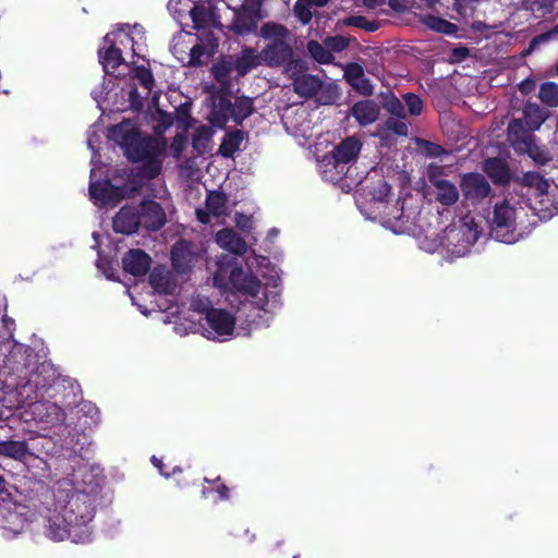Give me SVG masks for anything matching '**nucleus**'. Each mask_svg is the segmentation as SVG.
<instances>
[{"label":"nucleus","mask_w":558,"mask_h":558,"mask_svg":"<svg viewBox=\"0 0 558 558\" xmlns=\"http://www.w3.org/2000/svg\"><path fill=\"white\" fill-rule=\"evenodd\" d=\"M207 268L216 288L239 296L244 306L257 312L252 324H267L280 304L279 270L268 257L256 254L252 246H228L207 262Z\"/></svg>","instance_id":"1"},{"label":"nucleus","mask_w":558,"mask_h":558,"mask_svg":"<svg viewBox=\"0 0 558 558\" xmlns=\"http://www.w3.org/2000/svg\"><path fill=\"white\" fill-rule=\"evenodd\" d=\"M49 509L45 535L51 541L71 539L73 543L90 541V523L96 512V497L71 483L59 482Z\"/></svg>","instance_id":"2"},{"label":"nucleus","mask_w":558,"mask_h":558,"mask_svg":"<svg viewBox=\"0 0 558 558\" xmlns=\"http://www.w3.org/2000/svg\"><path fill=\"white\" fill-rule=\"evenodd\" d=\"M107 136L120 146L129 161L143 162L140 170L146 179H156L161 173L162 161L159 157L167 147L165 138L144 134L130 119L111 125Z\"/></svg>","instance_id":"3"},{"label":"nucleus","mask_w":558,"mask_h":558,"mask_svg":"<svg viewBox=\"0 0 558 558\" xmlns=\"http://www.w3.org/2000/svg\"><path fill=\"white\" fill-rule=\"evenodd\" d=\"M193 310L187 315L178 316V320L170 318L171 314L163 316L165 324H173V330L180 336L190 332H201L210 340L225 341L233 335L235 327L234 317L223 310L208 308L207 303L195 301L191 305Z\"/></svg>","instance_id":"4"},{"label":"nucleus","mask_w":558,"mask_h":558,"mask_svg":"<svg viewBox=\"0 0 558 558\" xmlns=\"http://www.w3.org/2000/svg\"><path fill=\"white\" fill-rule=\"evenodd\" d=\"M362 143L355 136H348L335 146L329 156H325L324 173L330 181L341 180L348 172V165L354 162L361 151Z\"/></svg>","instance_id":"5"},{"label":"nucleus","mask_w":558,"mask_h":558,"mask_svg":"<svg viewBox=\"0 0 558 558\" xmlns=\"http://www.w3.org/2000/svg\"><path fill=\"white\" fill-rule=\"evenodd\" d=\"M517 209L507 199L495 204L489 235L501 244H514L521 233L515 234Z\"/></svg>","instance_id":"6"},{"label":"nucleus","mask_w":558,"mask_h":558,"mask_svg":"<svg viewBox=\"0 0 558 558\" xmlns=\"http://www.w3.org/2000/svg\"><path fill=\"white\" fill-rule=\"evenodd\" d=\"M449 167L430 162L426 168V178L430 184L435 202L441 206L451 207L459 201V189L457 185L449 181Z\"/></svg>","instance_id":"7"},{"label":"nucleus","mask_w":558,"mask_h":558,"mask_svg":"<svg viewBox=\"0 0 558 558\" xmlns=\"http://www.w3.org/2000/svg\"><path fill=\"white\" fill-rule=\"evenodd\" d=\"M89 194L97 206L116 205L122 199L138 192L140 185L132 182L121 186L114 185L109 179L89 183Z\"/></svg>","instance_id":"8"},{"label":"nucleus","mask_w":558,"mask_h":558,"mask_svg":"<svg viewBox=\"0 0 558 558\" xmlns=\"http://www.w3.org/2000/svg\"><path fill=\"white\" fill-rule=\"evenodd\" d=\"M28 526L24 506L0 505V538L11 541Z\"/></svg>","instance_id":"9"},{"label":"nucleus","mask_w":558,"mask_h":558,"mask_svg":"<svg viewBox=\"0 0 558 558\" xmlns=\"http://www.w3.org/2000/svg\"><path fill=\"white\" fill-rule=\"evenodd\" d=\"M25 421L33 420L46 426L60 425L65 420V413L57 403L50 401L33 402L24 411Z\"/></svg>","instance_id":"10"},{"label":"nucleus","mask_w":558,"mask_h":558,"mask_svg":"<svg viewBox=\"0 0 558 558\" xmlns=\"http://www.w3.org/2000/svg\"><path fill=\"white\" fill-rule=\"evenodd\" d=\"M460 190L464 199L472 205L483 203L492 193L489 182L478 172L463 173L460 179Z\"/></svg>","instance_id":"11"},{"label":"nucleus","mask_w":558,"mask_h":558,"mask_svg":"<svg viewBox=\"0 0 558 558\" xmlns=\"http://www.w3.org/2000/svg\"><path fill=\"white\" fill-rule=\"evenodd\" d=\"M232 102L228 90L220 89L211 96V106L207 120L217 129H225L232 119Z\"/></svg>","instance_id":"12"},{"label":"nucleus","mask_w":558,"mask_h":558,"mask_svg":"<svg viewBox=\"0 0 558 558\" xmlns=\"http://www.w3.org/2000/svg\"><path fill=\"white\" fill-rule=\"evenodd\" d=\"M137 215L141 217V226L147 231H158L167 222L163 207L153 199L142 201L137 208Z\"/></svg>","instance_id":"13"},{"label":"nucleus","mask_w":558,"mask_h":558,"mask_svg":"<svg viewBox=\"0 0 558 558\" xmlns=\"http://www.w3.org/2000/svg\"><path fill=\"white\" fill-rule=\"evenodd\" d=\"M228 197L223 192L210 191L205 201V208L196 209V217L199 222L207 225L213 217H222L227 215Z\"/></svg>","instance_id":"14"},{"label":"nucleus","mask_w":558,"mask_h":558,"mask_svg":"<svg viewBox=\"0 0 558 558\" xmlns=\"http://www.w3.org/2000/svg\"><path fill=\"white\" fill-rule=\"evenodd\" d=\"M482 168L497 186H508L511 181L519 180V178L513 177L508 161L500 157H489L485 159Z\"/></svg>","instance_id":"15"},{"label":"nucleus","mask_w":558,"mask_h":558,"mask_svg":"<svg viewBox=\"0 0 558 558\" xmlns=\"http://www.w3.org/2000/svg\"><path fill=\"white\" fill-rule=\"evenodd\" d=\"M259 57L266 65L278 68L293 57V49L288 41L268 43L259 52Z\"/></svg>","instance_id":"16"},{"label":"nucleus","mask_w":558,"mask_h":558,"mask_svg":"<svg viewBox=\"0 0 558 558\" xmlns=\"http://www.w3.org/2000/svg\"><path fill=\"white\" fill-rule=\"evenodd\" d=\"M258 10L251 5L243 4L234 11V16L230 29L239 36H245L254 33L257 28Z\"/></svg>","instance_id":"17"},{"label":"nucleus","mask_w":558,"mask_h":558,"mask_svg":"<svg viewBox=\"0 0 558 558\" xmlns=\"http://www.w3.org/2000/svg\"><path fill=\"white\" fill-rule=\"evenodd\" d=\"M140 226L141 217L137 215V208L129 205L121 207L112 219L114 232L124 235H131L137 232Z\"/></svg>","instance_id":"18"},{"label":"nucleus","mask_w":558,"mask_h":558,"mask_svg":"<svg viewBox=\"0 0 558 558\" xmlns=\"http://www.w3.org/2000/svg\"><path fill=\"white\" fill-rule=\"evenodd\" d=\"M533 132L523 125L521 119H512L507 128V140L510 146L519 154L520 150H527L529 143L535 140Z\"/></svg>","instance_id":"19"},{"label":"nucleus","mask_w":558,"mask_h":558,"mask_svg":"<svg viewBox=\"0 0 558 558\" xmlns=\"http://www.w3.org/2000/svg\"><path fill=\"white\" fill-rule=\"evenodd\" d=\"M150 264V256L141 248L130 250L122 259L124 270L133 276L145 275Z\"/></svg>","instance_id":"20"},{"label":"nucleus","mask_w":558,"mask_h":558,"mask_svg":"<svg viewBox=\"0 0 558 558\" xmlns=\"http://www.w3.org/2000/svg\"><path fill=\"white\" fill-rule=\"evenodd\" d=\"M350 112L360 125L366 126L378 119L380 108L375 100L365 99L356 101L351 107Z\"/></svg>","instance_id":"21"},{"label":"nucleus","mask_w":558,"mask_h":558,"mask_svg":"<svg viewBox=\"0 0 558 558\" xmlns=\"http://www.w3.org/2000/svg\"><path fill=\"white\" fill-rule=\"evenodd\" d=\"M293 92L302 98L308 99L316 96L323 87V81L313 74H304L300 77H294Z\"/></svg>","instance_id":"22"},{"label":"nucleus","mask_w":558,"mask_h":558,"mask_svg":"<svg viewBox=\"0 0 558 558\" xmlns=\"http://www.w3.org/2000/svg\"><path fill=\"white\" fill-rule=\"evenodd\" d=\"M107 250L98 251L96 266L102 275L109 280H116L118 267V253L114 246H106Z\"/></svg>","instance_id":"23"},{"label":"nucleus","mask_w":558,"mask_h":558,"mask_svg":"<svg viewBox=\"0 0 558 558\" xmlns=\"http://www.w3.org/2000/svg\"><path fill=\"white\" fill-rule=\"evenodd\" d=\"M193 247L194 246H173L171 257L173 267L178 272H185L197 262L198 255L192 250Z\"/></svg>","instance_id":"24"},{"label":"nucleus","mask_w":558,"mask_h":558,"mask_svg":"<svg viewBox=\"0 0 558 558\" xmlns=\"http://www.w3.org/2000/svg\"><path fill=\"white\" fill-rule=\"evenodd\" d=\"M153 289L160 294H169L175 290V282L170 274L162 266L155 267L149 276Z\"/></svg>","instance_id":"25"},{"label":"nucleus","mask_w":558,"mask_h":558,"mask_svg":"<svg viewBox=\"0 0 558 558\" xmlns=\"http://www.w3.org/2000/svg\"><path fill=\"white\" fill-rule=\"evenodd\" d=\"M523 119L522 122L530 129V131H536L545 122L548 117L546 109L542 108L537 104L526 102L522 110Z\"/></svg>","instance_id":"26"},{"label":"nucleus","mask_w":558,"mask_h":558,"mask_svg":"<svg viewBox=\"0 0 558 558\" xmlns=\"http://www.w3.org/2000/svg\"><path fill=\"white\" fill-rule=\"evenodd\" d=\"M244 138L245 132L240 129L228 132L221 141L218 153L225 158L232 157L240 149Z\"/></svg>","instance_id":"27"},{"label":"nucleus","mask_w":558,"mask_h":558,"mask_svg":"<svg viewBox=\"0 0 558 558\" xmlns=\"http://www.w3.org/2000/svg\"><path fill=\"white\" fill-rule=\"evenodd\" d=\"M232 110L233 122L241 125L245 119L254 113V99L247 96H239L232 104Z\"/></svg>","instance_id":"28"},{"label":"nucleus","mask_w":558,"mask_h":558,"mask_svg":"<svg viewBox=\"0 0 558 558\" xmlns=\"http://www.w3.org/2000/svg\"><path fill=\"white\" fill-rule=\"evenodd\" d=\"M289 35V29L277 22H266L259 29V36L269 43L287 41Z\"/></svg>","instance_id":"29"},{"label":"nucleus","mask_w":558,"mask_h":558,"mask_svg":"<svg viewBox=\"0 0 558 558\" xmlns=\"http://www.w3.org/2000/svg\"><path fill=\"white\" fill-rule=\"evenodd\" d=\"M426 253L437 255L439 263L447 262L453 263L459 257H464L469 254L466 246H426Z\"/></svg>","instance_id":"30"},{"label":"nucleus","mask_w":558,"mask_h":558,"mask_svg":"<svg viewBox=\"0 0 558 558\" xmlns=\"http://www.w3.org/2000/svg\"><path fill=\"white\" fill-rule=\"evenodd\" d=\"M260 61L259 54H256L253 48H244L234 62V69L239 75L244 76L252 69L258 66Z\"/></svg>","instance_id":"31"},{"label":"nucleus","mask_w":558,"mask_h":558,"mask_svg":"<svg viewBox=\"0 0 558 558\" xmlns=\"http://www.w3.org/2000/svg\"><path fill=\"white\" fill-rule=\"evenodd\" d=\"M518 181L524 186L533 187L537 197L548 196L549 183L541 173L527 171Z\"/></svg>","instance_id":"32"},{"label":"nucleus","mask_w":558,"mask_h":558,"mask_svg":"<svg viewBox=\"0 0 558 558\" xmlns=\"http://www.w3.org/2000/svg\"><path fill=\"white\" fill-rule=\"evenodd\" d=\"M214 135V131L208 125H201L196 128L192 135V146L197 155H204L207 150L208 144Z\"/></svg>","instance_id":"33"},{"label":"nucleus","mask_w":558,"mask_h":558,"mask_svg":"<svg viewBox=\"0 0 558 558\" xmlns=\"http://www.w3.org/2000/svg\"><path fill=\"white\" fill-rule=\"evenodd\" d=\"M424 24L429 29L445 35H454L458 32L456 24L435 15H427L424 19Z\"/></svg>","instance_id":"34"},{"label":"nucleus","mask_w":558,"mask_h":558,"mask_svg":"<svg viewBox=\"0 0 558 558\" xmlns=\"http://www.w3.org/2000/svg\"><path fill=\"white\" fill-rule=\"evenodd\" d=\"M538 98L547 107H558V84L554 82H544L538 89Z\"/></svg>","instance_id":"35"},{"label":"nucleus","mask_w":558,"mask_h":558,"mask_svg":"<svg viewBox=\"0 0 558 558\" xmlns=\"http://www.w3.org/2000/svg\"><path fill=\"white\" fill-rule=\"evenodd\" d=\"M307 51L311 57L320 64H330L335 59L332 52L317 40H310L307 43Z\"/></svg>","instance_id":"36"},{"label":"nucleus","mask_w":558,"mask_h":558,"mask_svg":"<svg viewBox=\"0 0 558 558\" xmlns=\"http://www.w3.org/2000/svg\"><path fill=\"white\" fill-rule=\"evenodd\" d=\"M27 453L25 442L22 441H1L0 456H5L16 460L23 459Z\"/></svg>","instance_id":"37"},{"label":"nucleus","mask_w":558,"mask_h":558,"mask_svg":"<svg viewBox=\"0 0 558 558\" xmlns=\"http://www.w3.org/2000/svg\"><path fill=\"white\" fill-rule=\"evenodd\" d=\"M519 154L529 155V157L532 158L537 165H542V166L546 165L547 162H549L553 159L549 151L545 147L538 146L535 143V140H533L531 143H529L527 150H520Z\"/></svg>","instance_id":"38"},{"label":"nucleus","mask_w":558,"mask_h":558,"mask_svg":"<svg viewBox=\"0 0 558 558\" xmlns=\"http://www.w3.org/2000/svg\"><path fill=\"white\" fill-rule=\"evenodd\" d=\"M101 59V63L104 64V68H111L112 70L118 69L122 62L123 57L121 49L118 48L114 44H111L105 51L104 54L99 56Z\"/></svg>","instance_id":"39"},{"label":"nucleus","mask_w":558,"mask_h":558,"mask_svg":"<svg viewBox=\"0 0 558 558\" xmlns=\"http://www.w3.org/2000/svg\"><path fill=\"white\" fill-rule=\"evenodd\" d=\"M343 24L345 26H353L361 29H364L366 32L373 33L376 32L380 24L377 20H367L363 15H351L347 19H344Z\"/></svg>","instance_id":"40"},{"label":"nucleus","mask_w":558,"mask_h":558,"mask_svg":"<svg viewBox=\"0 0 558 558\" xmlns=\"http://www.w3.org/2000/svg\"><path fill=\"white\" fill-rule=\"evenodd\" d=\"M284 72L294 82V77H300L301 75L306 74L308 70L307 62L303 59H293V57L288 60L284 64Z\"/></svg>","instance_id":"41"},{"label":"nucleus","mask_w":558,"mask_h":558,"mask_svg":"<svg viewBox=\"0 0 558 558\" xmlns=\"http://www.w3.org/2000/svg\"><path fill=\"white\" fill-rule=\"evenodd\" d=\"M293 14L303 25H307L313 17L312 5L307 0H296L293 5Z\"/></svg>","instance_id":"42"},{"label":"nucleus","mask_w":558,"mask_h":558,"mask_svg":"<svg viewBox=\"0 0 558 558\" xmlns=\"http://www.w3.org/2000/svg\"><path fill=\"white\" fill-rule=\"evenodd\" d=\"M217 244H246L244 239L232 228H223L216 233Z\"/></svg>","instance_id":"43"},{"label":"nucleus","mask_w":558,"mask_h":558,"mask_svg":"<svg viewBox=\"0 0 558 558\" xmlns=\"http://www.w3.org/2000/svg\"><path fill=\"white\" fill-rule=\"evenodd\" d=\"M381 105H383V108L386 111H388L390 114H392L397 118L404 117V106L393 94L386 95L384 97Z\"/></svg>","instance_id":"44"},{"label":"nucleus","mask_w":558,"mask_h":558,"mask_svg":"<svg viewBox=\"0 0 558 558\" xmlns=\"http://www.w3.org/2000/svg\"><path fill=\"white\" fill-rule=\"evenodd\" d=\"M134 73L141 85L149 93L155 85L151 71L144 65H137L134 70Z\"/></svg>","instance_id":"45"},{"label":"nucleus","mask_w":558,"mask_h":558,"mask_svg":"<svg viewBox=\"0 0 558 558\" xmlns=\"http://www.w3.org/2000/svg\"><path fill=\"white\" fill-rule=\"evenodd\" d=\"M325 45L329 49V51L333 52H341L345 50L349 45L350 40L341 35L330 36L325 39Z\"/></svg>","instance_id":"46"},{"label":"nucleus","mask_w":558,"mask_h":558,"mask_svg":"<svg viewBox=\"0 0 558 558\" xmlns=\"http://www.w3.org/2000/svg\"><path fill=\"white\" fill-rule=\"evenodd\" d=\"M405 106L408 108V111L411 116H418L422 112L423 109V101L422 99L412 93H408L403 96Z\"/></svg>","instance_id":"47"},{"label":"nucleus","mask_w":558,"mask_h":558,"mask_svg":"<svg viewBox=\"0 0 558 558\" xmlns=\"http://www.w3.org/2000/svg\"><path fill=\"white\" fill-rule=\"evenodd\" d=\"M363 66L359 63L348 64L344 71V77L347 82L352 86V83L360 81L364 76Z\"/></svg>","instance_id":"48"},{"label":"nucleus","mask_w":558,"mask_h":558,"mask_svg":"<svg viewBox=\"0 0 558 558\" xmlns=\"http://www.w3.org/2000/svg\"><path fill=\"white\" fill-rule=\"evenodd\" d=\"M420 145L423 148L424 154L427 157L437 158V157H440V156L447 154L446 149L442 146H440L439 144L426 141V140H422L420 142Z\"/></svg>","instance_id":"49"},{"label":"nucleus","mask_w":558,"mask_h":558,"mask_svg":"<svg viewBox=\"0 0 558 558\" xmlns=\"http://www.w3.org/2000/svg\"><path fill=\"white\" fill-rule=\"evenodd\" d=\"M186 143H187L186 136L183 134H177L173 137L171 145H170V149H171L172 156L174 158H177V159L181 158L183 151L185 150Z\"/></svg>","instance_id":"50"},{"label":"nucleus","mask_w":558,"mask_h":558,"mask_svg":"<svg viewBox=\"0 0 558 558\" xmlns=\"http://www.w3.org/2000/svg\"><path fill=\"white\" fill-rule=\"evenodd\" d=\"M190 15L194 24V28L201 29L205 26L207 21V13L204 8L194 7L190 11Z\"/></svg>","instance_id":"51"},{"label":"nucleus","mask_w":558,"mask_h":558,"mask_svg":"<svg viewBox=\"0 0 558 558\" xmlns=\"http://www.w3.org/2000/svg\"><path fill=\"white\" fill-rule=\"evenodd\" d=\"M205 54V48L203 45L197 44L191 48L190 51V60L189 65L191 66H199L203 65L205 62L202 60L203 56Z\"/></svg>","instance_id":"52"},{"label":"nucleus","mask_w":558,"mask_h":558,"mask_svg":"<svg viewBox=\"0 0 558 558\" xmlns=\"http://www.w3.org/2000/svg\"><path fill=\"white\" fill-rule=\"evenodd\" d=\"M548 35L546 33H542L535 37H533L529 44V47L522 52V56H529L532 52H534L536 49H538L542 45H545L549 43Z\"/></svg>","instance_id":"53"},{"label":"nucleus","mask_w":558,"mask_h":558,"mask_svg":"<svg viewBox=\"0 0 558 558\" xmlns=\"http://www.w3.org/2000/svg\"><path fill=\"white\" fill-rule=\"evenodd\" d=\"M548 35L546 33H542L535 37H533L529 44V47L522 52V56H529L532 52H534L536 49H538L542 45H545L549 43Z\"/></svg>","instance_id":"54"},{"label":"nucleus","mask_w":558,"mask_h":558,"mask_svg":"<svg viewBox=\"0 0 558 558\" xmlns=\"http://www.w3.org/2000/svg\"><path fill=\"white\" fill-rule=\"evenodd\" d=\"M191 119H192V117H191L190 104L185 102V104L180 105L177 108L178 123L182 124L186 129L190 125Z\"/></svg>","instance_id":"55"},{"label":"nucleus","mask_w":558,"mask_h":558,"mask_svg":"<svg viewBox=\"0 0 558 558\" xmlns=\"http://www.w3.org/2000/svg\"><path fill=\"white\" fill-rule=\"evenodd\" d=\"M352 87L363 96H371L374 92L371 81L365 75L360 81L352 83Z\"/></svg>","instance_id":"56"},{"label":"nucleus","mask_w":558,"mask_h":558,"mask_svg":"<svg viewBox=\"0 0 558 558\" xmlns=\"http://www.w3.org/2000/svg\"><path fill=\"white\" fill-rule=\"evenodd\" d=\"M231 72V68L228 63H218L213 66V74L216 81H226Z\"/></svg>","instance_id":"57"},{"label":"nucleus","mask_w":558,"mask_h":558,"mask_svg":"<svg viewBox=\"0 0 558 558\" xmlns=\"http://www.w3.org/2000/svg\"><path fill=\"white\" fill-rule=\"evenodd\" d=\"M234 220H235L236 228L243 232H248L253 228L252 218L242 213H236Z\"/></svg>","instance_id":"58"},{"label":"nucleus","mask_w":558,"mask_h":558,"mask_svg":"<svg viewBox=\"0 0 558 558\" xmlns=\"http://www.w3.org/2000/svg\"><path fill=\"white\" fill-rule=\"evenodd\" d=\"M129 100L131 104V107L135 110H140L143 106L142 97L137 90L136 86H133L129 92Z\"/></svg>","instance_id":"59"},{"label":"nucleus","mask_w":558,"mask_h":558,"mask_svg":"<svg viewBox=\"0 0 558 558\" xmlns=\"http://www.w3.org/2000/svg\"><path fill=\"white\" fill-rule=\"evenodd\" d=\"M388 128L398 135L405 136L408 134V125L403 121H388Z\"/></svg>","instance_id":"60"},{"label":"nucleus","mask_w":558,"mask_h":558,"mask_svg":"<svg viewBox=\"0 0 558 558\" xmlns=\"http://www.w3.org/2000/svg\"><path fill=\"white\" fill-rule=\"evenodd\" d=\"M470 50L468 47H456L451 51V57L454 59V61L460 62L464 60L466 57H469Z\"/></svg>","instance_id":"61"},{"label":"nucleus","mask_w":558,"mask_h":558,"mask_svg":"<svg viewBox=\"0 0 558 558\" xmlns=\"http://www.w3.org/2000/svg\"><path fill=\"white\" fill-rule=\"evenodd\" d=\"M534 87H535V83L532 80H524L519 85L520 92L525 95L532 93Z\"/></svg>","instance_id":"62"},{"label":"nucleus","mask_w":558,"mask_h":558,"mask_svg":"<svg viewBox=\"0 0 558 558\" xmlns=\"http://www.w3.org/2000/svg\"><path fill=\"white\" fill-rule=\"evenodd\" d=\"M217 494L219 495V499L226 500L229 498V488L225 485H221L217 488Z\"/></svg>","instance_id":"63"},{"label":"nucleus","mask_w":558,"mask_h":558,"mask_svg":"<svg viewBox=\"0 0 558 558\" xmlns=\"http://www.w3.org/2000/svg\"><path fill=\"white\" fill-rule=\"evenodd\" d=\"M549 40H558V24L545 32Z\"/></svg>","instance_id":"64"}]
</instances>
